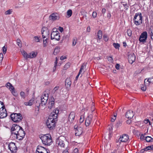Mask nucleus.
<instances>
[{"label": "nucleus", "instance_id": "34", "mask_svg": "<svg viewBox=\"0 0 153 153\" xmlns=\"http://www.w3.org/2000/svg\"><path fill=\"white\" fill-rule=\"evenodd\" d=\"M153 139L149 136L146 137L145 138V140L147 142H151L152 140Z\"/></svg>", "mask_w": 153, "mask_h": 153}, {"label": "nucleus", "instance_id": "14", "mask_svg": "<svg viewBox=\"0 0 153 153\" xmlns=\"http://www.w3.org/2000/svg\"><path fill=\"white\" fill-rule=\"evenodd\" d=\"M50 20L52 21H54L56 20H58L59 19V16L58 14L56 13H53L51 14L49 16Z\"/></svg>", "mask_w": 153, "mask_h": 153}, {"label": "nucleus", "instance_id": "50", "mask_svg": "<svg viewBox=\"0 0 153 153\" xmlns=\"http://www.w3.org/2000/svg\"><path fill=\"white\" fill-rule=\"evenodd\" d=\"M103 39L104 40L105 42H107L108 40V38L107 36L105 35H104L103 36Z\"/></svg>", "mask_w": 153, "mask_h": 153}, {"label": "nucleus", "instance_id": "26", "mask_svg": "<svg viewBox=\"0 0 153 153\" xmlns=\"http://www.w3.org/2000/svg\"><path fill=\"white\" fill-rule=\"evenodd\" d=\"M28 56V58H32L35 57L37 55L36 53H35L34 52H32L30 53H29Z\"/></svg>", "mask_w": 153, "mask_h": 153}, {"label": "nucleus", "instance_id": "62", "mask_svg": "<svg viewBox=\"0 0 153 153\" xmlns=\"http://www.w3.org/2000/svg\"><path fill=\"white\" fill-rule=\"evenodd\" d=\"M59 30L61 32H62L63 31V28L61 27H59Z\"/></svg>", "mask_w": 153, "mask_h": 153}, {"label": "nucleus", "instance_id": "20", "mask_svg": "<svg viewBox=\"0 0 153 153\" xmlns=\"http://www.w3.org/2000/svg\"><path fill=\"white\" fill-rule=\"evenodd\" d=\"M75 113L74 112H71L68 117V121L70 123H72L74 120Z\"/></svg>", "mask_w": 153, "mask_h": 153}, {"label": "nucleus", "instance_id": "39", "mask_svg": "<svg viewBox=\"0 0 153 153\" xmlns=\"http://www.w3.org/2000/svg\"><path fill=\"white\" fill-rule=\"evenodd\" d=\"M113 45L116 48V49H118L120 46V45L118 43H114L113 44Z\"/></svg>", "mask_w": 153, "mask_h": 153}, {"label": "nucleus", "instance_id": "25", "mask_svg": "<svg viewBox=\"0 0 153 153\" xmlns=\"http://www.w3.org/2000/svg\"><path fill=\"white\" fill-rule=\"evenodd\" d=\"M152 78H149L148 79H146L144 80V84L146 86H148L151 83H152L151 81Z\"/></svg>", "mask_w": 153, "mask_h": 153}, {"label": "nucleus", "instance_id": "48", "mask_svg": "<svg viewBox=\"0 0 153 153\" xmlns=\"http://www.w3.org/2000/svg\"><path fill=\"white\" fill-rule=\"evenodd\" d=\"M117 116V114L114 115V116L113 117H112L111 118V121L112 122H114L115 121L116 119V117Z\"/></svg>", "mask_w": 153, "mask_h": 153}, {"label": "nucleus", "instance_id": "31", "mask_svg": "<svg viewBox=\"0 0 153 153\" xmlns=\"http://www.w3.org/2000/svg\"><path fill=\"white\" fill-rule=\"evenodd\" d=\"M22 55L26 59H27L29 55V54H27L25 51H23L22 52Z\"/></svg>", "mask_w": 153, "mask_h": 153}, {"label": "nucleus", "instance_id": "3", "mask_svg": "<svg viewBox=\"0 0 153 153\" xmlns=\"http://www.w3.org/2000/svg\"><path fill=\"white\" fill-rule=\"evenodd\" d=\"M40 139L43 143L45 145H50L52 142L51 137L50 135H44L40 137Z\"/></svg>", "mask_w": 153, "mask_h": 153}, {"label": "nucleus", "instance_id": "11", "mask_svg": "<svg viewBox=\"0 0 153 153\" xmlns=\"http://www.w3.org/2000/svg\"><path fill=\"white\" fill-rule=\"evenodd\" d=\"M74 128L75 131V134L76 136H79L81 135L83 131L82 128L76 125L74 126Z\"/></svg>", "mask_w": 153, "mask_h": 153}, {"label": "nucleus", "instance_id": "40", "mask_svg": "<svg viewBox=\"0 0 153 153\" xmlns=\"http://www.w3.org/2000/svg\"><path fill=\"white\" fill-rule=\"evenodd\" d=\"M11 93L13 94L14 96H16L17 95V93L15 91V88L13 90H11Z\"/></svg>", "mask_w": 153, "mask_h": 153}, {"label": "nucleus", "instance_id": "35", "mask_svg": "<svg viewBox=\"0 0 153 153\" xmlns=\"http://www.w3.org/2000/svg\"><path fill=\"white\" fill-rule=\"evenodd\" d=\"M16 42L18 45L19 47H22V43L20 39H17Z\"/></svg>", "mask_w": 153, "mask_h": 153}, {"label": "nucleus", "instance_id": "18", "mask_svg": "<svg viewBox=\"0 0 153 153\" xmlns=\"http://www.w3.org/2000/svg\"><path fill=\"white\" fill-rule=\"evenodd\" d=\"M59 109L56 108L53 111V112L51 113V115L49 116L50 117H52L53 118H56V119H57V118L58 116V114L59 113Z\"/></svg>", "mask_w": 153, "mask_h": 153}, {"label": "nucleus", "instance_id": "32", "mask_svg": "<svg viewBox=\"0 0 153 153\" xmlns=\"http://www.w3.org/2000/svg\"><path fill=\"white\" fill-rule=\"evenodd\" d=\"M153 29V28L152 27L150 28V29H149V30L148 31V33L149 34H150L152 39V36H153V32H152Z\"/></svg>", "mask_w": 153, "mask_h": 153}, {"label": "nucleus", "instance_id": "49", "mask_svg": "<svg viewBox=\"0 0 153 153\" xmlns=\"http://www.w3.org/2000/svg\"><path fill=\"white\" fill-rule=\"evenodd\" d=\"M3 52L4 54L6 53L7 51V48L4 46L2 48Z\"/></svg>", "mask_w": 153, "mask_h": 153}, {"label": "nucleus", "instance_id": "19", "mask_svg": "<svg viewBox=\"0 0 153 153\" xmlns=\"http://www.w3.org/2000/svg\"><path fill=\"white\" fill-rule=\"evenodd\" d=\"M128 136L126 134H123L120 136L119 140V141H120V143L121 142H125L128 139Z\"/></svg>", "mask_w": 153, "mask_h": 153}, {"label": "nucleus", "instance_id": "59", "mask_svg": "<svg viewBox=\"0 0 153 153\" xmlns=\"http://www.w3.org/2000/svg\"><path fill=\"white\" fill-rule=\"evenodd\" d=\"M120 65L119 64H116L115 67L117 69H120Z\"/></svg>", "mask_w": 153, "mask_h": 153}, {"label": "nucleus", "instance_id": "21", "mask_svg": "<svg viewBox=\"0 0 153 153\" xmlns=\"http://www.w3.org/2000/svg\"><path fill=\"white\" fill-rule=\"evenodd\" d=\"M135 56L134 53L131 54L128 56V60L129 63L132 64L135 60Z\"/></svg>", "mask_w": 153, "mask_h": 153}, {"label": "nucleus", "instance_id": "63", "mask_svg": "<svg viewBox=\"0 0 153 153\" xmlns=\"http://www.w3.org/2000/svg\"><path fill=\"white\" fill-rule=\"evenodd\" d=\"M66 57L65 56H61L60 58V59L61 60H63L64 59H66Z\"/></svg>", "mask_w": 153, "mask_h": 153}, {"label": "nucleus", "instance_id": "24", "mask_svg": "<svg viewBox=\"0 0 153 153\" xmlns=\"http://www.w3.org/2000/svg\"><path fill=\"white\" fill-rule=\"evenodd\" d=\"M153 146H148L147 147H146V148H144L143 149H142L140 150V152L141 153H143L144 151H150V150H152Z\"/></svg>", "mask_w": 153, "mask_h": 153}, {"label": "nucleus", "instance_id": "8", "mask_svg": "<svg viewBox=\"0 0 153 153\" xmlns=\"http://www.w3.org/2000/svg\"><path fill=\"white\" fill-rule=\"evenodd\" d=\"M55 29H53V31L51 33V39L52 40L55 39V40L59 41L60 39L59 33L58 31H54Z\"/></svg>", "mask_w": 153, "mask_h": 153}, {"label": "nucleus", "instance_id": "16", "mask_svg": "<svg viewBox=\"0 0 153 153\" xmlns=\"http://www.w3.org/2000/svg\"><path fill=\"white\" fill-rule=\"evenodd\" d=\"M54 99L53 97H51V99H49L48 104V108L50 109H51L54 107Z\"/></svg>", "mask_w": 153, "mask_h": 153}, {"label": "nucleus", "instance_id": "27", "mask_svg": "<svg viewBox=\"0 0 153 153\" xmlns=\"http://www.w3.org/2000/svg\"><path fill=\"white\" fill-rule=\"evenodd\" d=\"M6 85V86L7 88H8L10 91H11V90H13L14 89V87L10 82H8Z\"/></svg>", "mask_w": 153, "mask_h": 153}, {"label": "nucleus", "instance_id": "58", "mask_svg": "<svg viewBox=\"0 0 153 153\" xmlns=\"http://www.w3.org/2000/svg\"><path fill=\"white\" fill-rule=\"evenodd\" d=\"M59 87L57 86L55 87L53 89V91L55 92L56 91H57L59 88Z\"/></svg>", "mask_w": 153, "mask_h": 153}, {"label": "nucleus", "instance_id": "45", "mask_svg": "<svg viewBox=\"0 0 153 153\" xmlns=\"http://www.w3.org/2000/svg\"><path fill=\"white\" fill-rule=\"evenodd\" d=\"M77 39L76 38L74 39L72 42L73 46H74L76 43Z\"/></svg>", "mask_w": 153, "mask_h": 153}, {"label": "nucleus", "instance_id": "4", "mask_svg": "<svg viewBox=\"0 0 153 153\" xmlns=\"http://www.w3.org/2000/svg\"><path fill=\"white\" fill-rule=\"evenodd\" d=\"M11 120L14 122L19 123L22 121L23 119L21 114L20 113H13L10 115Z\"/></svg>", "mask_w": 153, "mask_h": 153}, {"label": "nucleus", "instance_id": "55", "mask_svg": "<svg viewBox=\"0 0 153 153\" xmlns=\"http://www.w3.org/2000/svg\"><path fill=\"white\" fill-rule=\"evenodd\" d=\"M108 60L109 62H112L113 61V59L111 57H109L108 59Z\"/></svg>", "mask_w": 153, "mask_h": 153}, {"label": "nucleus", "instance_id": "1", "mask_svg": "<svg viewBox=\"0 0 153 153\" xmlns=\"http://www.w3.org/2000/svg\"><path fill=\"white\" fill-rule=\"evenodd\" d=\"M12 134L19 140H21L24 137L25 133L22 127L17 124H13L11 128Z\"/></svg>", "mask_w": 153, "mask_h": 153}, {"label": "nucleus", "instance_id": "56", "mask_svg": "<svg viewBox=\"0 0 153 153\" xmlns=\"http://www.w3.org/2000/svg\"><path fill=\"white\" fill-rule=\"evenodd\" d=\"M3 55L2 53H0V61H2L3 58Z\"/></svg>", "mask_w": 153, "mask_h": 153}, {"label": "nucleus", "instance_id": "5", "mask_svg": "<svg viewBox=\"0 0 153 153\" xmlns=\"http://www.w3.org/2000/svg\"><path fill=\"white\" fill-rule=\"evenodd\" d=\"M134 23L136 25H139L142 24V17L141 14L140 13L135 14L134 18Z\"/></svg>", "mask_w": 153, "mask_h": 153}, {"label": "nucleus", "instance_id": "29", "mask_svg": "<svg viewBox=\"0 0 153 153\" xmlns=\"http://www.w3.org/2000/svg\"><path fill=\"white\" fill-rule=\"evenodd\" d=\"M98 39H102V32L101 30H99L97 33Z\"/></svg>", "mask_w": 153, "mask_h": 153}, {"label": "nucleus", "instance_id": "10", "mask_svg": "<svg viewBox=\"0 0 153 153\" xmlns=\"http://www.w3.org/2000/svg\"><path fill=\"white\" fill-rule=\"evenodd\" d=\"M8 148L12 153H15L17 152V149L14 143H10L8 146Z\"/></svg>", "mask_w": 153, "mask_h": 153}, {"label": "nucleus", "instance_id": "38", "mask_svg": "<svg viewBox=\"0 0 153 153\" xmlns=\"http://www.w3.org/2000/svg\"><path fill=\"white\" fill-rule=\"evenodd\" d=\"M20 95L22 98L25 99V94L23 91H21L20 93Z\"/></svg>", "mask_w": 153, "mask_h": 153}, {"label": "nucleus", "instance_id": "28", "mask_svg": "<svg viewBox=\"0 0 153 153\" xmlns=\"http://www.w3.org/2000/svg\"><path fill=\"white\" fill-rule=\"evenodd\" d=\"M85 66V65L84 64L82 65L79 72V74H81V73L83 74L84 73L85 71L84 69V67Z\"/></svg>", "mask_w": 153, "mask_h": 153}, {"label": "nucleus", "instance_id": "60", "mask_svg": "<svg viewBox=\"0 0 153 153\" xmlns=\"http://www.w3.org/2000/svg\"><path fill=\"white\" fill-rule=\"evenodd\" d=\"M74 153H78V150L76 148L74 150Z\"/></svg>", "mask_w": 153, "mask_h": 153}, {"label": "nucleus", "instance_id": "17", "mask_svg": "<svg viewBox=\"0 0 153 153\" xmlns=\"http://www.w3.org/2000/svg\"><path fill=\"white\" fill-rule=\"evenodd\" d=\"M7 114L6 109L3 108L0 110V118H3L7 116Z\"/></svg>", "mask_w": 153, "mask_h": 153}, {"label": "nucleus", "instance_id": "64", "mask_svg": "<svg viewBox=\"0 0 153 153\" xmlns=\"http://www.w3.org/2000/svg\"><path fill=\"white\" fill-rule=\"evenodd\" d=\"M90 27H88L87 29V31L88 32H89L90 31Z\"/></svg>", "mask_w": 153, "mask_h": 153}, {"label": "nucleus", "instance_id": "33", "mask_svg": "<svg viewBox=\"0 0 153 153\" xmlns=\"http://www.w3.org/2000/svg\"><path fill=\"white\" fill-rule=\"evenodd\" d=\"M122 124V121L120 120H119L118 121L117 123H116V125H115V127L117 128H118Z\"/></svg>", "mask_w": 153, "mask_h": 153}, {"label": "nucleus", "instance_id": "12", "mask_svg": "<svg viewBox=\"0 0 153 153\" xmlns=\"http://www.w3.org/2000/svg\"><path fill=\"white\" fill-rule=\"evenodd\" d=\"M93 116L91 114H88V117L86 118L85 125L86 126H88L92 122Z\"/></svg>", "mask_w": 153, "mask_h": 153}, {"label": "nucleus", "instance_id": "23", "mask_svg": "<svg viewBox=\"0 0 153 153\" xmlns=\"http://www.w3.org/2000/svg\"><path fill=\"white\" fill-rule=\"evenodd\" d=\"M65 86L67 88L69 89L71 84L70 78H67L65 80Z\"/></svg>", "mask_w": 153, "mask_h": 153}, {"label": "nucleus", "instance_id": "37", "mask_svg": "<svg viewBox=\"0 0 153 153\" xmlns=\"http://www.w3.org/2000/svg\"><path fill=\"white\" fill-rule=\"evenodd\" d=\"M70 67V63H68L66 64L64 66V70H66L69 68Z\"/></svg>", "mask_w": 153, "mask_h": 153}, {"label": "nucleus", "instance_id": "46", "mask_svg": "<svg viewBox=\"0 0 153 153\" xmlns=\"http://www.w3.org/2000/svg\"><path fill=\"white\" fill-rule=\"evenodd\" d=\"M92 16L94 18H95L97 16V13L95 11H93L92 14Z\"/></svg>", "mask_w": 153, "mask_h": 153}, {"label": "nucleus", "instance_id": "7", "mask_svg": "<svg viewBox=\"0 0 153 153\" xmlns=\"http://www.w3.org/2000/svg\"><path fill=\"white\" fill-rule=\"evenodd\" d=\"M42 33L43 39L46 38L45 40L48 39L49 37V31L47 27H44L42 28Z\"/></svg>", "mask_w": 153, "mask_h": 153}, {"label": "nucleus", "instance_id": "54", "mask_svg": "<svg viewBox=\"0 0 153 153\" xmlns=\"http://www.w3.org/2000/svg\"><path fill=\"white\" fill-rule=\"evenodd\" d=\"M144 122L145 124H147L148 123H149V124L150 125H151V123L149 120L147 119V120H144Z\"/></svg>", "mask_w": 153, "mask_h": 153}, {"label": "nucleus", "instance_id": "52", "mask_svg": "<svg viewBox=\"0 0 153 153\" xmlns=\"http://www.w3.org/2000/svg\"><path fill=\"white\" fill-rule=\"evenodd\" d=\"M146 137H145L144 135L142 134L140 137V139L142 140H145Z\"/></svg>", "mask_w": 153, "mask_h": 153}, {"label": "nucleus", "instance_id": "41", "mask_svg": "<svg viewBox=\"0 0 153 153\" xmlns=\"http://www.w3.org/2000/svg\"><path fill=\"white\" fill-rule=\"evenodd\" d=\"M5 106L4 105L3 103L0 101V110L2 109L3 108H4Z\"/></svg>", "mask_w": 153, "mask_h": 153}, {"label": "nucleus", "instance_id": "61", "mask_svg": "<svg viewBox=\"0 0 153 153\" xmlns=\"http://www.w3.org/2000/svg\"><path fill=\"white\" fill-rule=\"evenodd\" d=\"M106 9L105 8H103L102 9V13L104 14L106 12Z\"/></svg>", "mask_w": 153, "mask_h": 153}, {"label": "nucleus", "instance_id": "53", "mask_svg": "<svg viewBox=\"0 0 153 153\" xmlns=\"http://www.w3.org/2000/svg\"><path fill=\"white\" fill-rule=\"evenodd\" d=\"M47 40H45H45L44 39L43 40V46L44 47H46L47 45Z\"/></svg>", "mask_w": 153, "mask_h": 153}, {"label": "nucleus", "instance_id": "44", "mask_svg": "<svg viewBox=\"0 0 153 153\" xmlns=\"http://www.w3.org/2000/svg\"><path fill=\"white\" fill-rule=\"evenodd\" d=\"M84 120V117L83 115H81L79 119V122L80 123H82Z\"/></svg>", "mask_w": 153, "mask_h": 153}, {"label": "nucleus", "instance_id": "6", "mask_svg": "<svg viewBox=\"0 0 153 153\" xmlns=\"http://www.w3.org/2000/svg\"><path fill=\"white\" fill-rule=\"evenodd\" d=\"M48 95L49 94L47 91H45L43 93L41 98V103H40L39 105L41 104L42 106L45 105L48 99Z\"/></svg>", "mask_w": 153, "mask_h": 153}, {"label": "nucleus", "instance_id": "22", "mask_svg": "<svg viewBox=\"0 0 153 153\" xmlns=\"http://www.w3.org/2000/svg\"><path fill=\"white\" fill-rule=\"evenodd\" d=\"M134 114L133 112L130 110L128 111L126 114V118L129 119H131L134 116Z\"/></svg>", "mask_w": 153, "mask_h": 153}, {"label": "nucleus", "instance_id": "15", "mask_svg": "<svg viewBox=\"0 0 153 153\" xmlns=\"http://www.w3.org/2000/svg\"><path fill=\"white\" fill-rule=\"evenodd\" d=\"M147 37V34L146 32H144L142 33L140 35L139 41L140 42H143L146 40Z\"/></svg>", "mask_w": 153, "mask_h": 153}, {"label": "nucleus", "instance_id": "47", "mask_svg": "<svg viewBox=\"0 0 153 153\" xmlns=\"http://www.w3.org/2000/svg\"><path fill=\"white\" fill-rule=\"evenodd\" d=\"M33 99H31L30 100L29 102H28V104H29V105H31L33 103Z\"/></svg>", "mask_w": 153, "mask_h": 153}, {"label": "nucleus", "instance_id": "36", "mask_svg": "<svg viewBox=\"0 0 153 153\" xmlns=\"http://www.w3.org/2000/svg\"><path fill=\"white\" fill-rule=\"evenodd\" d=\"M72 13V10H69L67 12V15L70 17L71 16Z\"/></svg>", "mask_w": 153, "mask_h": 153}, {"label": "nucleus", "instance_id": "2", "mask_svg": "<svg viewBox=\"0 0 153 153\" xmlns=\"http://www.w3.org/2000/svg\"><path fill=\"white\" fill-rule=\"evenodd\" d=\"M57 120V119H56V118H53L52 117H50L49 116L46 122V126L50 130L53 129L55 128L56 126L55 123Z\"/></svg>", "mask_w": 153, "mask_h": 153}, {"label": "nucleus", "instance_id": "42", "mask_svg": "<svg viewBox=\"0 0 153 153\" xmlns=\"http://www.w3.org/2000/svg\"><path fill=\"white\" fill-rule=\"evenodd\" d=\"M127 33L128 35L129 36H131L132 35L131 31L130 29H128Z\"/></svg>", "mask_w": 153, "mask_h": 153}, {"label": "nucleus", "instance_id": "43", "mask_svg": "<svg viewBox=\"0 0 153 153\" xmlns=\"http://www.w3.org/2000/svg\"><path fill=\"white\" fill-rule=\"evenodd\" d=\"M34 40L36 42H39V37L38 36H36L34 37Z\"/></svg>", "mask_w": 153, "mask_h": 153}, {"label": "nucleus", "instance_id": "57", "mask_svg": "<svg viewBox=\"0 0 153 153\" xmlns=\"http://www.w3.org/2000/svg\"><path fill=\"white\" fill-rule=\"evenodd\" d=\"M146 86L145 85V87H142L141 86V90L143 91H145L146 90V86Z\"/></svg>", "mask_w": 153, "mask_h": 153}, {"label": "nucleus", "instance_id": "9", "mask_svg": "<svg viewBox=\"0 0 153 153\" xmlns=\"http://www.w3.org/2000/svg\"><path fill=\"white\" fill-rule=\"evenodd\" d=\"M65 138L63 136H60L58 139L57 140L56 143L59 146L62 147H64Z\"/></svg>", "mask_w": 153, "mask_h": 153}, {"label": "nucleus", "instance_id": "30", "mask_svg": "<svg viewBox=\"0 0 153 153\" xmlns=\"http://www.w3.org/2000/svg\"><path fill=\"white\" fill-rule=\"evenodd\" d=\"M60 48L59 47H56L55 48L54 52H53V54L55 55H56L58 53L59 51Z\"/></svg>", "mask_w": 153, "mask_h": 153}, {"label": "nucleus", "instance_id": "13", "mask_svg": "<svg viewBox=\"0 0 153 153\" xmlns=\"http://www.w3.org/2000/svg\"><path fill=\"white\" fill-rule=\"evenodd\" d=\"M47 150L49 149L41 146H38L37 147L36 153H46Z\"/></svg>", "mask_w": 153, "mask_h": 153}, {"label": "nucleus", "instance_id": "51", "mask_svg": "<svg viewBox=\"0 0 153 153\" xmlns=\"http://www.w3.org/2000/svg\"><path fill=\"white\" fill-rule=\"evenodd\" d=\"M11 12L10 10H9L5 12V14L6 15L10 14L11 13Z\"/></svg>", "mask_w": 153, "mask_h": 153}]
</instances>
